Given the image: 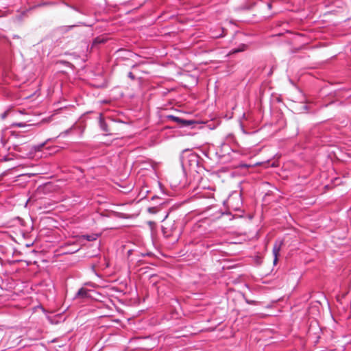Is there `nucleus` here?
I'll return each mask as SVG.
<instances>
[{
  "label": "nucleus",
  "instance_id": "obj_1",
  "mask_svg": "<svg viewBox=\"0 0 351 351\" xmlns=\"http://www.w3.org/2000/svg\"><path fill=\"white\" fill-rule=\"evenodd\" d=\"M167 202L162 201L157 206H150L147 208V212L157 216V219L164 221L169 216V208H167Z\"/></svg>",
  "mask_w": 351,
  "mask_h": 351
},
{
  "label": "nucleus",
  "instance_id": "obj_2",
  "mask_svg": "<svg viewBox=\"0 0 351 351\" xmlns=\"http://www.w3.org/2000/svg\"><path fill=\"white\" fill-rule=\"evenodd\" d=\"M227 204L228 207L233 210H240L243 201L241 198V194L239 192H233L228 198Z\"/></svg>",
  "mask_w": 351,
  "mask_h": 351
},
{
  "label": "nucleus",
  "instance_id": "obj_3",
  "mask_svg": "<svg viewBox=\"0 0 351 351\" xmlns=\"http://www.w3.org/2000/svg\"><path fill=\"white\" fill-rule=\"evenodd\" d=\"M166 119L169 121H171L177 123L181 127H193L195 124H196V121L194 120H188L182 119L180 117L174 116V115H167Z\"/></svg>",
  "mask_w": 351,
  "mask_h": 351
},
{
  "label": "nucleus",
  "instance_id": "obj_4",
  "mask_svg": "<svg viewBox=\"0 0 351 351\" xmlns=\"http://www.w3.org/2000/svg\"><path fill=\"white\" fill-rule=\"evenodd\" d=\"M162 233L165 237H170L173 234H176V241L178 239V235L180 232L177 231V226L175 221L170 224L162 228Z\"/></svg>",
  "mask_w": 351,
  "mask_h": 351
},
{
  "label": "nucleus",
  "instance_id": "obj_5",
  "mask_svg": "<svg viewBox=\"0 0 351 351\" xmlns=\"http://www.w3.org/2000/svg\"><path fill=\"white\" fill-rule=\"evenodd\" d=\"M182 167H184L187 165L191 168H195L198 165V157L195 154H190L186 158H184L182 160Z\"/></svg>",
  "mask_w": 351,
  "mask_h": 351
},
{
  "label": "nucleus",
  "instance_id": "obj_6",
  "mask_svg": "<svg viewBox=\"0 0 351 351\" xmlns=\"http://www.w3.org/2000/svg\"><path fill=\"white\" fill-rule=\"evenodd\" d=\"M282 244V242L280 241V242H276L274 245L273 250H272V253L274 255V261H273L274 265H276L278 262V256H279L280 251L281 250Z\"/></svg>",
  "mask_w": 351,
  "mask_h": 351
},
{
  "label": "nucleus",
  "instance_id": "obj_7",
  "mask_svg": "<svg viewBox=\"0 0 351 351\" xmlns=\"http://www.w3.org/2000/svg\"><path fill=\"white\" fill-rule=\"evenodd\" d=\"M90 290L86 289L85 288H80L77 292L76 293L75 298H90Z\"/></svg>",
  "mask_w": 351,
  "mask_h": 351
},
{
  "label": "nucleus",
  "instance_id": "obj_8",
  "mask_svg": "<svg viewBox=\"0 0 351 351\" xmlns=\"http://www.w3.org/2000/svg\"><path fill=\"white\" fill-rule=\"evenodd\" d=\"M61 3H62L65 6L72 9L73 10H74V11H75V12H78V13H80L81 14L86 15V13L84 11V10L82 9L81 8H80V7H77V6L69 4V3H68L67 2H66L65 1H63V0L61 1Z\"/></svg>",
  "mask_w": 351,
  "mask_h": 351
},
{
  "label": "nucleus",
  "instance_id": "obj_9",
  "mask_svg": "<svg viewBox=\"0 0 351 351\" xmlns=\"http://www.w3.org/2000/svg\"><path fill=\"white\" fill-rule=\"evenodd\" d=\"M99 124L101 130L105 132H108L109 131L108 124L104 119V117L101 114H99Z\"/></svg>",
  "mask_w": 351,
  "mask_h": 351
},
{
  "label": "nucleus",
  "instance_id": "obj_10",
  "mask_svg": "<svg viewBox=\"0 0 351 351\" xmlns=\"http://www.w3.org/2000/svg\"><path fill=\"white\" fill-rule=\"evenodd\" d=\"M246 47H247V46L243 44L241 46H239L238 48L232 49L230 51V53H236L238 52L243 51L245 50Z\"/></svg>",
  "mask_w": 351,
  "mask_h": 351
},
{
  "label": "nucleus",
  "instance_id": "obj_11",
  "mask_svg": "<svg viewBox=\"0 0 351 351\" xmlns=\"http://www.w3.org/2000/svg\"><path fill=\"white\" fill-rule=\"evenodd\" d=\"M97 234H86L83 235V238L88 241H93L97 239Z\"/></svg>",
  "mask_w": 351,
  "mask_h": 351
},
{
  "label": "nucleus",
  "instance_id": "obj_12",
  "mask_svg": "<svg viewBox=\"0 0 351 351\" xmlns=\"http://www.w3.org/2000/svg\"><path fill=\"white\" fill-rule=\"evenodd\" d=\"M52 140H53V138H48V139H47V140H46V141H45V142L38 144V145L36 146V150H40V149H42V148L45 145V144H46L47 142L51 141H52Z\"/></svg>",
  "mask_w": 351,
  "mask_h": 351
},
{
  "label": "nucleus",
  "instance_id": "obj_13",
  "mask_svg": "<svg viewBox=\"0 0 351 351\" xmlns=\"http://www.w3.org/2000/svg\"><path fill=\"white\" fill-rule=\"evenodd\" d=\"M72 130V128L64 130V132H62L60 133V134L58 136V137H65Z\"/></svg>",
  "mask_w": 351,
  "mask_h": 351
},
{
  "label": "nucleus",
  "instance_id": "obj_14",
  "mask_svg": "<svg viewBox=\"0 0 351 351\" xmlns=\"http://www.w3.org/2000/svg\"><path fill=\"white\" fill-rule=\"evenodd\" d=\"M56 5V2H53V1H45V2H43L39 5H38V6H43V5Z\"/></svg>",
  "mask_w": 351,
  "mask_h": 351
},
{
  "label": "nucleus",
  "instance_id": "obj_15",
  "mask_svg": "<svg viewBox=\"0 0 351 351\" xmlns=\"http://www.w3.org/2000/svg\"><path fill=\"white\" fill-rule=\"evenodd\" d=\"M104 40L103 38H100L99 37L96 38L95 40H94V44H96V43H104Z\"/></svg>",
  "mask_w": 351,
  "mask_h": 351
},
{
  "label": "nucleus",
  "instance_id": "obj_16",
  "mask_svg": "<svg viewBox=\"0 0 351 351\" xmlns=\"http://www.w3.org/2000/svg\"><path fill=\"white\" fill-rule=\"evenodd\" d=\"M128 76L130 79H131L132 80H135V76L132 73V72H129L128 74Z\"/></svg>",
  "mask_w": 351,
  "mask_h": 351
},
{
  "label": "nucleus",
  "instance_id": "obj_17",
  "mask_svg": "<svg viewBox=\"0 0 351 351\" xmlns=\"http://www.w3.org/2000/svg\"><path fill=\"white\" fill-rule=\"evenodd\" d=\"M221 31H222L221 34H216V35H215L213 36L215 37V38H221V37L224 36L225 35L223 34V31H224L223 28H221Z\"/></svg>",
  "mask_w": 351,
  "mask_h": 351
},
{
  "label": "nucleus",
  "instance_id": "obj_18",
  "mask_svg": "<svg viewBox=\"0 0 351 351\" xmlns=\"http://www.w3.org/2000/svg\"><path fill=\"white\" fill-rule=\"evenodd\" d=\"M155 199H160V200H161V199H160V198H159L158 197H157V196H153V197H152V200H153V201H154V200H155Z\"/></svg>",
  "mask_w": 351,
  "mask_h": 351
},
{
  "label": "nucleus",
  "instance_id": "obj_19",
  "mask_svg": "<svg viewBox=\"0 0 351 351\" xmlns=\"http://www.w3.org/2000/svg\"><path fill=\"white\" fill-rule=\"evenodd\" d=\"M12 38H17V39H18V38H20V36H18V35L14 34V35H13Z\"/></svg>",
  "mask_w": 351,
  "mask_h": 351
},
{
  "label": "nucleus",
  "instance_id": "obj_20",
  "mask_svg": "<svg viewBox=\"0 0 351 351\" xmlns=\"http://www.w3.org/2000/svg\"><path fill=\"white\" fill-rule=\"evenodd\" d=\"M78 25H76V26H78ZM73 27H75V25H70V26H68V27H67V28H68V29H71V28H73Z\"/></svg>",
  "mask_w": 351,
  "mask_h": 351
},
{
  "label": "nucleus",
  "instance_id": "obj_21",
  "mask_svg": "<svg viewBox=\"0 0 351 351\" xmlns=\"http://www.w3.org/2000/svg\"><path fill=\"white\" fill-rule=\"evenodd\" d=\"M267 7L269 9H271V3H267Z\"/></svg>",
  "mask_w": 351,
  "mask_h": 351
},
{
  "label": "nucleus",
  "instance_id": "obj_22",
  "mask_svg": "<svg viewBox=\"0 0 351 351\" xmlns=\"http://www.w3.org/2000/svg\"><path fill=\"white\" fill-rule=\"evenodd\" d=\"M5 116H6V113L5 112L4 114H3L2 117H3V118H5Z\"/></svg>",
  "mask_w": 351,
  "mask_h": 351
},
{
  "label": "nucleus",
  "instance_id": "obj_23",
  "mask_svg": "<svg viewBox=\"0 0 351 351\" xmlns=\"http://www.w3.org/2000/svg\"><path fill=\"white\" fill-rule=\"evenodd\" d=\"M19 126L21 127L22 126V123H19L17 124Z\"/></svg>",
  "mask_w": 351,
  "mask_h": 351
},
{
  "label": "nucleus",
  "instance_id": "obj_24",
  "mask_svg": "<svg viewBox=\"0 0 351 351\" xmlns=\"http://www.w3.org/2000/svg\"><path fill=\"white\" fill-rule=\"evenodd\" d=\"M272 73V70H271V71L269 72V75H271Z\"/></svg>",
  "mask_w": 351,
  "mask_h": 351
}]
</instances>
